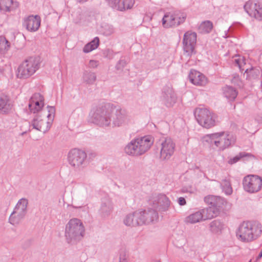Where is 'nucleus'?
Wrapping results in <instances>:
<instances>
[{"label":"nucleus","mask_w":262,"mask_h":262,"mask_svg":"<svg viewBox=\"0 0 262 262\" xmlns=\"http://www.w3.org/2000/svg\"><path fill=\"white\" fill-rule=\"evenodd\" d=\"M89 120L101 127H119L128 124L131 117L125 110L101 106L91 111Z\"/></svg>","instance_id":"obj_1"},{"label":"nucleus","mask_w":262,"mask_h":262,"mask_svg":"<svg viewBox=\"0 0 262 262\" xmlns=\"http://www.w3.org/2000/svg\"><path fill=\"white\" fill-rule=\"evenodd\" d=\"M154 142V138L149 135L137 137L125 146L124 151L129 156L138 157L146 153L151 148Z\"/></svg>","instance_id":"obj_2"},{"label":"nucleus","mask_w":262,"mask_h":262,"mask_svg":"<svg viewBox=\"0 0 262 262\" xmlns=\"http://www.w3.org/2000/svg\"><path fill=\"white\" fill-rule=\"evenodd\" d=\"M84 233V226L82 222L79 219H71L66 225L64 237L69 244L77 243L83 238Z\"/></svg>","instance_id":"obj_3"},{"label":"nucleus","mask_w":262,"mask_h":262,"mask_svg":"<svg viewBox=\"0 0 262 262\" xmlns=\"http://www.w3.org/2000/svg\"><path fill=\"white\" fill-rule=\"evenodd\" d=\"M47 108V114H36L29 123L34 129L43 133L50 128L55 114V108L54 106H48Z\"/></svg>","instance_id":"obj_4"},{"label":"nucleus","mask_w":262,"mask_h":262,"mask_svg":"<svg viewBox=\"0 0 262 262\" xmlns=\"http://www.w3.org/2000/svg\"><path fill=\"white\" fill-rule=\"evenodd\" d=\"M261 233V226L259 224L244 222L238 227L236 235L239 241L249 242L257 238Z\"/></svg>","instance_id":"obj_5"},{"label":"nucleus","mask_w":262,"mask_h":262,"mask_svg":"<svg viewBox=\"0 0 262 262\" xmlns=\"http://www.w3.org/2000/svg\"><path fill=\"white\" fill-rule=\"evenodd\" d=\"M206 139L211 146H214L220 151H223L229 148L235 141L232 135L224 132L207 135Z\"/></svg>","instance_id":"obj_6"},{"label":"nucleus","mask_w":262,"mask_h":262,"mask_svg":"<svg viewBox=\"0 0 262 262\" xmlns=\"http://www.w3.org/2000/svg\"><path fill=\"white\" fill-rule=\"evenodd\" d=\"M40 66V62L37 57H30L19 66L17 76L19 78H29L39 69Z\"/></svg>","instance_id":"obj_7"},{"label":"nucleus","mask_w":262,"mask_h":262,"mask_svg":"<svg viewBox=\"0 0 262 262\" xmlns=\"http://www.w3.org/2000/svg\"><path fill=\"white\" fill-rule=\"evenodd\" d=\"M194 115L198 123L203 127L209 128L215 125V115L206 108H196Z\"/></svg>","instance_id":"obj_8"},{"label":"nucleus","mask_w":262,"mask_h":262,"mask_svg":"<svg viewBox=\"0 0 262 262\" xmlns=\"http://www.w3.org/2000/svg\"><path fill=\"white\" fill-rule=\"evenodd\" d=\"M86 152L81 149L74 148L71 150L68 154L69 163L73 167L81 169L86 165Z\"/></svg>","instance_id":"obj_9"},{"label":"nucleus","mask_w":262,"mask_h":262,"mask_svg":"<svg viewBox=\"0 0 262 262\" xmlns=\"http://www.w3.org/2000/svg\"><path fill=\"white\" fill-rule=\"evenodd\" d=\"M28 203V200L24 198L18 201L9 219L11 224L16 225L22 221L27 212Z\"/></svg>","instance_id":"obj_10"},{"label":"nucleus","mask_w":262,"mask_h":262,"mask_svg":"<svg viewBox=\"0 0 262 262\" xmlns=\"http://www.w3.org/2000/svg\"><path fill=\"white\" fill-rule=\"evenodd\" d=\"M243 186L245 191L256 193L262 188V178L255 174L247 175L243 180Z\"/></svg>","instance_id":"obj_11"},{"label":"nucleus","mask_w":262,"mask_h":262,"mask_svg":"<svg viewBox=\"0 0 262 262\" xmlns=\"http://www.w3.org/2000/svg\"><path fill=\"white\" fill-rule=\"evenodd\" d=\"M175 147V143L170 138L161 139L158 147L160 150V159L162 161L170 159L174 152Z\"/></svg>","instance_id":"obj_12"},{"label":"nucleus","mask_w":262,"mask_h":262,"mask_svg":"<svg viewBox=\"0 0 262 262\" xmlns=\"http://www.w3.org/2000/svg\"><path fill=\"white\" fill-rule=\"evenodd\" d=\"M196 37V33L192 31H188L184 34L182 43L185 56L190 57L195 53Z\"/></svg>","instance_id":"obj_13"},{"label":"nucleus","mask_w":262,"mask_h":262,"mask_svg":"<svg viewBox=\"0 0 262 262\" xmlns=\"http://www.w3.org/2000/svg\"><path fill=\"white\" fill-rule=\"evenodd\" d=\"M45 99L40 93H34L29 99L28 110L33 114H47V110H43Z\"/></svg>","instance_id":"obj_14"},{"label":"nucleus","mask_w":262,"mask_h":262,"mask_svg":"<svg viewBox=\"0 0 262 262\" xmlns=\"http://www.w3.org/2000/svg\"><path fill=\"white\" fill-rule=\"evenodd\" d=\"M149 202L161 212L168 211L171 204V202L168 198L163 194L152 195L150 198Z\"/></svg>","instance_id":"obj_15"},{"label":"nucleus","mask_w":262,"mask_h":262,"mask_svg":"<svg viewBox=\"0 0 262 262\" xmlns=\"http://www.w3.org/2000/svg\"><path fill=\"white\" fill-rule=\"evenodd\" d=\"M160 99L166 106L171 107L177 103L178 96L172 86H166L162 90Z\"/></svg>","instance_id":"obj_16"},{"label":"nucleus","mask_w":262,"mask_h":262,"mask_svg":"<svg viewBox=\"0 0 262 262\" xmlns=\"http://www.w3.org/2000/svg\"><path fill=\"white\" fill-rule=\"evenodd\" d=\"M244 9L251 17L262 21V5L249 1L244 5Z\"/></svg>","instance_id":"obj_17"},{"label":"nucleus","mask_w":262,"mask_h":262,"mask_svg":"<svg viewBox=\"0 0 262 262\" xmlns=\"http://www.w3.org/2000/svg\"><path fill=\"white\" fill-rule=\"evenodd\" d=\"M204 200L210 208L218 213L226 204V201L223 198L217 195H208L204 198Z\"/></svg>","instance_id":"obj_18"},{"label":"nucleus","mask_w":262,"mask_h":262,"mask_svg":"<svg viewBox=\"0 0 262 262\" xmlns=\"http://www.w3.org/2000/svg\"><path fill=\"white\" fill-rule=\"evenodd\" d=\"M40 18L38 15H30L24 18L23 26L28 31H37L40 26Z\"/></svg>","instance_id":"obj_19"},{"label":"nucleus","mask_w":262,"mask_h":262,"mask_svg":"<svg viewBox=\"0 0 262 262\" xmlns=\"http://www.w3.org/2000/svg\"><path fill=\"white\" fill-rule=\"evenodd\" d=\"M141 216V214L139 210L129 213L123 218V224L126 226L131 227L142 225Z\"/></svg>","instance_id":"obj_20"},{"label":"nucleus","mask_w":262,"mask_h":262,"mask_svg":"<svg viewBox=\"0 0 262 262\" xmlns=\"http://www.w3.org/2000/svg\"><path fill=\"white\" fill-rule=\"evenodd\" d=\"M108 5L112 8L123 11L133 8L135 0H107Z\"/></svg>","instance_id":"obj_21"},{"label":"nucleus","mask_w":262,"mask_h":262,"mask_svg":"<svg viewBox=\"0 0 262 262\" xmlns=\"http://www.w3.org/2000/svg\"><path fill=\"white\" fill-rule=\"evenodd\" d=\"M72 16L73 22L81 26H88L94 19L93 15L85 14L80 10L75 11Z\"/></svg>","instance_id":"obj_22"},{"label":"nucleus","mask_w":262,"mask_h":262,"mask_svg":"<svg viewBox=\"0 0 262 262\" xmlns=\"http://www.w3.org/2000/svg\"><path fill=\"white\" fill-rule=\"evenodd\" d=\"M189 78L192 84L198 86H205L208 83V79L206 76L194 70H191L190 71Z\"/></svg>","instance_id":"obj_23"},{"label":"nucleus","mask_w":262,"mask_h":262,"mask_svg":"<svg viewBox=\"0 0 262 262\" xmlns=\"http://www.w3.org/2000/svg\"><path fill=\"white\" fill-rule=\"evenodd\" d=\"M141 216L140 217L142 225L148 224L155 221H157L158 219V214L157 212L152 209H149L147 210H139Z\"/></svg>","instance_id":"obj_24"},{"label":"nucleus","mask_w":262,"mask_h":262,"mask_svg":"<svg viewBox=\"0 0 262 262\" xmlns=\"http://www.w3.org/2000/svg\"><path fill=\"white\" fill-rule=\"evenodd\" d=\"M113 210V204L112 202L106 200L103 201L100 209V213L103 217H108L112 212Z\"/></svg>","instance_id":"obj_25"},{"label":"nucleus","mask_w":262,"mask_h":262,"mask_svg":"<svg viewBox=\"0 0 262 262\" xmlns=\"http://www.w3.org/2000/svg\"><path fill=\"white\" fill-rule=\"evenodd\" d=\"M12 106L9 99L6 96H0V113H8L11 111Z\"/></svg>","instance_id":"obj_26"},{"label":"nucleus","mask_w":262,"mask_h":262,"mask_svg":"<svg viewBox=\"0 0 262 262\" xmlns=\"http://www.w3.org/2000/svg\"><path fill=\"white\" fill-rule=\"evenodd\" d=\"M223 96L229 101H233L237 95V91L232 86H225L222 89Z\"/></svg>","instance_id":"obj_27"},{"label":"nucleus","mask_w":262,"mask_h":262,"mask_svg":"<svg viewBox=\"0 0 262 262\" xmlns=\"http://www.w3.org/2000/svg\"><path fill=\"white\" fill-rule=\"evenodd\" d=\"M245 70L244 76L249 80L258 78L260 74V70L257 68L252 67L250 69L246 68Z\"/></svg>","instance_id":"obj_28"},{"label":"nucleus","mask_w":262,"mask_h":262,"mask_svg":"<svg viewBox=\"0 0 262 262\" xmlns=\"http://www.w3.org/2000/svg\"><path fill=\"white\" fill-rule=\"evenodd\" d=\"M202 221V214L199 210L189 214L184 219V222L187 224H194Z\"/></svg>","instance_id":"obj_29"},{"label":"nucleus","mask_w":262,"mask_h":262,"mask_svg":"<svg viewBox=\"0 0 262 262\" xmlns=\"http://www.w3.org/2000/svg\"><path fill=\"white\" fill-rule=\"evenodd\" d=\"M162 25L164 28L176 26L173 12L166 13L162 18Z\"/></svg>","instance_id":"obj_30"},{"label":"nucleus","mask_w":262,"mask_h":262,"mask_svg":"<svg viewBox=\"0 0 262 262\" xmlns=\"http://www.w3.org/2000/svg\"><path fill=\"white\" fill-rule=\"evenodd\" d=\"M210 231L214 234H220L224 229V225L220 221L216 220L209 224Z\"/></svg>","instance_id":"obj_31"},{"label":"nucleus","mask_w":262,"mask_h":262,"mask_svg":"<svg viewBox=\"0 0 262 262\" xmlns=\"http://www.w3.org/2000/svg\"><path fill=\"white\" fill-rule=\"evenodd\" d=\"M199 211L202 214L203 221L211 219L219 213L209 207L200 209Z\"/></svg>","instance_id":"obj_32"},{"label":"nucleus","mask_w":262,"mask_h":262,"mask_svg":"<svg viewBox=\"0 0 262 262\" xmlns=\"http://www.w3.org/2000/svg\"><path fill=\"white\" fill-rule=\"evenodd\" d=\"M221 186L223 191L226 195H230L232 193L233 189L231 187L230 180L229 178H225L221 182Z\"/></svg>","instance_id":"obj_33"},{"label":"nucleus","mask_w":262,"mask_h":262,"mask_svg":"<svg viewBox=\"0 0 262 262\" xmlns=\"http://www.w3.org/2000/svg\"><path fill=\"white\" fill-rule=\"evenodd\" d=\"M242 158H247L249 159L254 158V156L250 153L241 152L234 157L230 158L228 161V163L231 165L237 162Z\"/></svg>","instance_id":"obj_34"},{"label":"nucleus","mask_w":262,"mask_h":262,"mask_svg":"<svg viewBox=\"0 0 262 262\" xmlns=\"http://www.w3.org/2000/svg\"><path fill=\"white\" fill-rule=\"evenodd\" d=\"M82 80L86 84H93L96 80V75L95 73L85 71L83 73Z\"/></svg>","instance_id":"obj_35"},{"label":"nucleus","mask_w":262,"mask_h":262,"mask_svg":"<svg viewBox=\"0 0 262 262\" xmlns=\"http://www.w3.org/2000/svg\"><path fill=\"white\" fill-rule=\"evenodd\" d=\"M99 43V39L98 37H96L90 42L87 43L83 48V51L84 53H89L97 48Z\"/></svg>","instance_id":"obj_36"},{"label":"nucleus","mask_w":262,"mask_h":262,"mask_svg":"<svg viewBox=\"0 0 262 262\" xmlns=\"http://www.w3.org/2000/svg\"><path fill=\"white\" fill-rule=\"evenodd\" d=\"M233 62L238 67L239 70L242 71L245 70L246 68L245 66H246V60L245 58L241 55H236L233 57Z\"/></svg>","instance_id":"obj_37"},{"label":"nucleus","mask_w":262,"mask_h":262,"mask_svg":"<svg viewBox=\"0 0 262 262\" xmlns=\"http://www.w3.org/2000/svg\"><path fill=\"white\" fill-rule=\"evenodd\" d=\"M100 31L105 36H110L114 33L115 29L111 25L103 24L101 26Z\"/></svg>","instance_id":"obj_38"},{"label":"nucleus","mask_w":262,"mask_h":262,"mask_svg":"<svg viewBox=\"0 0 262 262\" xmlns=\"http://www.w3.org/2000/svg\"><path fill=\"white\" fill-rule=\"evenodd\" d=\"M12 3V0H0V11L3 13L10 11Z\"/></svg>","instance_id":"obj_39"},{"label":"nucleus","mask_w":262,"mask_h":262,"mask_svg":"<svg viewBox=\"0 0 262 262\" xmlns=\"http://www.w3.org/2000/svg\"><path fill=\"white\" fill-rule=\"evenodd\" d=\"M213 28L212 23L209 20L204 21L201 23L199 27V30L201 33H209Z\"/></svg>","instance_id":"obj_40"},{"label":"nucleus","mask_w":262,"mask_h":262,"mask_svg":"<svg viewBox=\"0 0 262 262\" xmlns=\"http://www.w3.org/2000/svg\"><path fill=\"white\" fill-rule=\"evenodd\" d=\"M174 21H176V26L183 23L186 18V14L185 13L180 11H175L173 12Z\"/></svg>","instance_id":"obj_41"},{"label":"nucleus","mask_w":262,"mask_h":262,"mask_svg":"<svg viewBox=\"0 0 262 262\" xmlns=\"http://www.w3.org/2000/svg\"><path fill=\"white\" fill-rule=\"evenodd\" d=\"M9 47V43L6 38L0 36V53L7 51Z\"/></svg>","instance_id":"obj_42"},{"label":"nucleus","mask_w":262,"mask_h":262,"mask_svg":"<svg viewBox=\"0 0 262 262\" xmlns=\"http://www.w3.org/2000/svg\"><path fill=\"white\" fill-rule=\"evenodd\" d=\"M196 189L192 185L185 186L181 189V192L187 193H193L195 192Z\"/></svg>","instance_id":"obj_43"},{"label":"nucleus","mask_w":262,"mask_h":262,"mask_svg":"<svg viewBox=\"0 0 262 262\" xmlns=\"http://www.w3.org/2000/svg\"><path fill=\"white\" fill-rule=\"evenodd\" d=\"M99 65V61L95 60H91L89 62V67L91 68H96Z\"/></svg>","instance_id":"obj_44"},{"label":"nucleus","mask_w":262,"mask_h":262,"mask_svg":"<svg viewBox=\"0 0 262 262\" xmlns=\"http://www.w3.org/2000/svg\"><path fill=\"white\" fill-rule=\"evenodd\" d=\"M232 82L234 84H236L237 85L241 86H242V82L239 79L238 76H235L232 80Z\"/></svg>","instance_id":"obj_45"},{"label":"nucleus","mask_w":262,"mask_h":262,"mask_svg":"<svg viewBox=\"0 0 262 262\" xmlns=\"http://www.w3.org/2000/svg\"><path fill=\"white\" fill-rule=\"evenodd\" d=\"M178 203L180 206H184L186 204V201L184 198L180 197L178 199Z\"/></svg>","instance_id":"obj_46"},{"label":"nucleus","mask_w":262,"mask_h":262,"mask_svg":"<svg viewBox=\"0 0 262 262\" xmlns=\"http://www.w3.org/2000/svg\"><path fill=\"white\" fill-rule=\"evenodd\" d=\"M79 3H84L86 2L88 0H76Z\"/></svg>","instance_id":"obj_47"},{"label":"nucleus","mask_w":262,"mask_h":262,"mask_svg":"<svg viewBox=\"0 0 262 262\" xmlns=\"http://www.w3.org/2000/svg\"><path fill=\"white\" fill-rule=\"evenodd\" d=\"M152 262H161L159 259L154 260Z\"/></svg>","instance_id":"obj_48"},{"label":"nucleus","mask_w":262,"mask_h":262,"mask_svg":"<svg viewBox=\"0 0 262 262\" xmlns=\"http://www.w3.org/2000/svg\"><path fill=\"white\" fill-rule=\"evenodd\" d=\"M119 262H127L125 259H123L122 260H120Z\"/></svg>","instance_id":"obj_49"},{"label":"nucleus","mask_w":262,"mask_h":262,"mask_svg":"<svg viewBox=\"0 0 262 262\" xmlns=\"http://www.w3.org/2000/svg\"><path fill=\"white\" fill-rule=\"evenodd\" d=\"M249 262H251V261H250Z\"/></svg>","instance_id":"obj_50"}]
</instances>
